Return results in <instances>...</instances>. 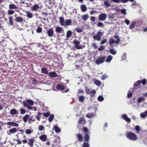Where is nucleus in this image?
Listing matches in <instances>:
<instances>
[{
	"instance_id": "obj_1",
	"label": "nucleus",
	"mask_w": 147,
	"mask_h": 147,
	"mask_svg": "<svg viewBox=\"0 0 147 147\" xmlns=\"http://www.w3.org/2000/svg\"><path fill=\"white\" fill-rule=\"evenodd\" d=\"M59 21L60 25L62 26H68L71 24V20L69 19L66 20L65 22L63 17H60L59 18Z\"/></svg>"
},
{
	"instance_id": "obj_2",
	"label": "nucleus",
	"mask_w": 147,
	"mask_h": 147,
	"mask_svg": "<svg viewBox=\"0 0 147 147\" xmlns=\"http://www.w3.org/2000/svg\"><path fill=\"white\" fill-rule=\"evenodd\" d=\"M127 138L131 140L135 141L137 139V135L134 133L129 131L126 134Z\"/></svg>"
},
{
	"instance_id": "obj_3",
	"label": "nucleus",
	"mask_w": 147,
	"mask_h": 147,
	"mask_svg": "<svg viewBox=\"0 0 147 147\" xmlns=\"http://www.w3.org/2000/svg\"><path fill=\"white\" fill-rule=\"evenodd\" d=\"M103 33L100 31H98L96 34H95L93 36V38L95 40L100 41L101 40V36H103Z\"/></svg>"
},
{
	"instance_id": "obj_4",
	"label": "nucleus",
	"mask_w": 147,
	"mask_h": 147,
	"mask_svg": "<svg viewBox=\"0 0 147 147\" xmlns=\"http://www.w3.org/2000/svg\"><path fill=\"white\" fill-rule=\"evenodd\" d=\"M105 56L99 57L95 61L96 64L98 65L100 64L103 63L105 60Z\"/></svg>"
},
{
	"instance_id": "obj_5",
	"label": "nucleus",
	"mask_w": 147,
	"mask_h": 147,
	"mask_svg": "<svg viewBox=\"0 0 147 147\" xmlns=\"http://www.w3.org/2000/svg\"><path fill=\"white\" fill-rule=\"evenodd\" d=\"M73 43L75 45V47L77 49H82V47L81 45H79L80 44V42L77 40H73Z\"/></svg>"
},
{
	"instance_id": "obj_6",
	"label": "nucleus",
	"mask_w": 147,
	"mask_h": 147,
	"mask_svg": "<svg viewBox=\"0 0 147 147\" xmlns=\"http://www.w3.org/2000/svg\"><path fill=\"white\" fill-rule=\"evenodd\" d=\"M107 17V15L104 13H101L98 16L99 20L101 21L105 20Z\"/></svg>"
},
{
	"instance_id": "obj_7",
	"label": "nucleus",
	"mask_w": 147,
	"mask_h": 147,
	"mask_svg": "<svg viewBox=\"0 0 147 147\" xmlns=\"http://www.w3.org/2000/svg\"><path fill=\"white\" fill-rule=\"evenodd\" d=\"M47 33L48 36L49 37H52L54 34V31L52 28H50L48 30H47Z\"/></svg>"
},
{
	"instance_id": "obj_8",
	"label": "nucleus",
	"mask_w": 147,
	"mask_h": 147,
	"mask_svg": "<svg viewBox=\"0 0 147 147\" xmlns=\"http://www.w3.org/2000/svg\"><path fill=\"white\" fill-rule=\"evenodd\" d=\"M10 114L12 115H15L19 114L18 111L15 109H13L10 110Z\"/></svg>"
},
{
	"instance_id": "obj_9",
	"label": "nucleus",
	"mask_w": 147,
	"mask_h": 147,
	"mask_svg": "<svg viewBox=\"0 0 147 147\" xmlns=\"http://www.w3.org/2000/svg\"><path fill=\"white\" fill-rule=\"evenodd\" d=\"M7 124L9 125H11L12 126L18 127L19 126V125L16 123L13 122H8L7 123Z\"/></svg>"
},
{
	"instance_id": "obj_10",
	"label": "nucleus",
	"mask_w": 147,
	"mask_h": 147,
	"mask_svg": "<svg viewBox=\"0 0 147 147\" xmlns=\"http://www.w3.org/2000/svg\"><path fill=\"white\" fill-rule=\"evenodd\" d=\"M76 136L78 138V141L79 142H82L83 140V138L82 135L80 134H77Z\"/></svg>"
},
{
	"instance_id": "obj_11",
	"label": "nucleus",
	"mask_w": 147,
	"mask_h": 147,
	"mask_svg": "<svg viewBox=\"0 0 147 147\" xmlns=\"http://www.w3.org/2000/svg\"><path fill=\"white\" fill-rule=\"evenodd\" d=\"M9 8L11 9H18V7L15 5L14 4L12 3L9 5Z\"/></svg>"
},
{
	"instance_id": "obj_12",
	"label": "nucleus",
	"mask_w": 147,
	"mask_h": 147,
	"mask_svg": "<svg viewBox=\"0 0 147 147\" xmlns=\"http://www.w3.org/2000/svg\"><path fill=\"white\" fill-rule=\"evenodd\" d=\"M122 117L128 123H129L131 121L130 118L128 117L126 114H123L122 115Z\"/></svg>"
},
{
	"instance_id": "obj_13",
	"label": "nucleus",
	"mask_w": 147,
	"mask_h": 147,
	"mask_svg": "<svg viewBox=\"0 0 147 147\" xmlns=\"http://www.w3.org/2000/svg\"><path fill=\"white\" fill-rule=\"evenodd\" d=\"M39 139L43 142H46L47 139V136L45 134H43L39 137Z\"/></svg>"
},
{
	"instance_id": "obj_14",
	"label": "nucleus",
	"mask_w": 147,
	"mask_h": 147,
	"mask_svg": "<svg viewBox=\"0 0 147 147\" xmlns=\"http://www.w3.org/2000/svg\"><path fill=\"white\" fill-rule=\"evenodd\" d=\"M39 8V5L36 4L32 6L31 7V9L32 11H36L37 9Z\"/></svg>"
},
{
	"instance_id": "obj_15",
	"label": "nucleus",
	"mask_w": 147,
	"mask_h": 147,
	"mask_svg": "<svg viewBox=\"0 0 147 147\" xmlns=\"http://www.w3.org/2000/svg\"><path fill=\"white\" fill-rule=\"evenodd\" d=\"M49 76L51 78H55L57 77L56 73L54 71L50 72L49 73Z\"/></svg>"
},
{
	"instance_id": "obj_16",
	"label": "nucleus",
	"mask_w": 147,
	"mask_h": 147,
	"mask_svg": "<svg viewBox=\"0 0 147 147\" xmlns=\"http://www.w3.org/2000/svg\"><path fill=\"white\" fill-rule=\"evenodd\" d=\"M17 130H17L16 128H12L10 129L9 130V132L8 133V134L9 135H11V133L14 134L16 132Z\"/></svg>"
},
{
	"instance_id": "obj_17",
	"label": "nucleus",
	"mask_w": 147,
	"mask_h": 147,
	"mask_svg": "<svg viewBox=\"0 0 147 147\" xmlns=\"http://www.w3.org/2000/svg\"><path fill=\"white\" fill-rule=\"evenodd\" d=\"M81 11L82 12H85L87 10V8L85 4L82 5L80 6Z\"/></svg>"
},
{
	"instance_id": "obj_18",
	"label": "nucleus",
	"mask_w": 147,
	"mask_h": 147,
	"mask_svg": "<svg viewBox=\"0 0 147 147\" xmlns=\"http://www.w3.org/2000/svg\"><path fill=\"white\" fill-rule=\"evenodd\" d=\"M28 140L29 142L28 143V144L30 147H32L33 146V144L34 139L33 138H30Z\"/></svg>"
},
{
	"instance_id": "obj_19",
	"label": "nucleus",
	"mask_w": 147,
	"mask_h": 147,
	"mask_svg": "<svg viewBox=\"0 0 147 147\" xmlns=\"http://www.w3.org/2000/svg\"><path fill=\"white\" fill-rule=\"evenodd\" d=\"M90 136L88 134H85L84 136V141L86 142H88L89 141Z\"/></svg>"
},
{
	"instance_id": "obj_20",
	"label": "nucleus",
	"mask_w": 147,
	"mask_h": 147,
	"mask_svg": "<svg viewBox=\"0 0 147 147\" xmlns=\"http://www.w3.org/2000/svg\"><path fill=\"white\" fill-rule=\"evenodd\" d=\"M78 123L80 124H84L86 123V121L84 118L80 117L78 120Z\"/></svg>"
},
{
	"instance_id": "obj_21",
	"label": "nucleus",
	"mask_w": 147,
	"mask_h": 147,
	"mask_svg": "<svg viewBox=\"0 0 147 147\" xmlns=\"http://www.w3.org/2000/svg\"><path fill=\"white\" fill-rule=\"evenodd\" d=\"M26 16L29 18H31L33 17V14L29 11H26Z\"/></svg>"
},
{
	"instance_id": "obj_22",
	"label": "nucleus",
	"mask_w": 147,
	"mask_h": 147,
	"mask_svg": "<svg viewBox=\"0 0 147 147\" xmlns=\"http://www.w3.org/2000/svg\"><path fill=\"white\" fill-rule=\"evenodd\" d=\"M30 117V115H25L23 117V120L26 123L28 119Z\"/></svg>"
},
{
	"instance_id": "obj_23",
	"label": "nucleus",
	"mask_w": 147,
	"mask_h": 147,
	"mask_svg": "<svg viewBox=\"0 0 147 147\" xmlns=\"http://www.w3.org/2000/svg\"><path fill=\"white\" fill-rule=\"evenodd\" d=\"M85 98V97L84 96L82 95L79 96L78 100L80 102H83L84 101Z\"/></svg>"
},
{
	"instance_id": "obj_24",
	"label": "nucleus",
	"mask_w": 147,
	"mask_h": 147,
	"mask_svg": "<svg viewBox=\"0 0 147 147\" xmlns=\"http://www.w3.org/2000/svg\"><path fill=\"white\" fill-rule=\"evenodd\" d=\"M62 28L57 26L55 28V31L57 33H60L62 31Z\"/></svg>"
},
{
	"instance_id": "obj_25",
	"label": "nucleus",
	"mask_w": 147,
	"mask_h": 147,
	"mask_svg": "<svg viewBox=\"0 0 147 147\" xmlns=\"http://www.w3.org/2000/svg\"><path fill=\"white\" fill-rule=\"evenodd\" d=\"M15 20L17 22L21 23L23 21V19L21 17H18L16 18Z\"/></svg>"
},
{
	"instance_id": "obj_26",
	"label": "nucleus",
	"mask_w": 147,
	"mask_h": 147,
	"mask_svg": "<svg viewBox=\"0 0 147 147\" xmlns=\"http://www.w3.org/2000/svg\"><path fill=\"white\" fill-rule=\"evenodd\" d=\"M56 88L58 90H63L64 89V87L62 85L60 84H57L56 86Z\"/></svg>"
},
{
	"instance_id": "obj_27",
	"label": "nucleus",
	"mask_w": 147,
	"mask_h": 147,
	"mask_svg": "<svg viewBox=\"0 0 147 147\" xmlns=\"http://www.w3.org/2000/svg\"><path fill=\"white\" fill-rule=\"evenodd\" d=\"M94 83L96 85L98 86H100L102 84V83L100 81L97 80H95Z\"/></svg>"
},
{
	"instance_id": "obj_28",
	"label": "nucleus",
	"mask_w": 147,
	"mask_h": 147,
	"mask_svg": "<svg viewBox=\"0 0 147 147\" xmlns=\"http://www.w3.org/2000/svg\"><path fill=\"white\" fill-rule=\"evenodd\" d=\"M51 114V112L50 111H48L47 113H41V114H42L45 117H48Z\"/></svg>"
},
{
	"instance_id": "obj_29",
	"label": "nucleus",
	"mask_w": 147,
	"mask_h": 147,
	"mask_svg": "<svg viewBox=\"0 0 147 147\" xmlns=\"http://www.w3.org/2000/svg\"><path fill=\"white\" fill-rule=\"evenodd\" d=\"M54 117V115L53 114H51L49 115V117L48 118V120L49 122H51L53 121Z\"/></svg>"
},
{
	"instance_id": "obj_30",
	"label": "nucleus",
	"mask_w": 147,
	"mask_h": 147,
	"mask_svg": "<svg viewBox=\"0 0 147 147\" xmlns=\"http://www.w3.org/2000/svg\"><path fill=\"white\" fill-rule=\"evenodd\" d=\"M41 115V113L40 112H38V113L37 115L35 116V117L39 121H40V118L41 117L40 115Z\"/></svg>"
},
{
	"instance_id": "obj_31",
	"label": "nucleus",
	"mask_w": 147,
	"mask_h": 147,
	"mask_svg": "<svg viewBox=\"0 0 147 147\" xmlns=\"http://www.w3.org/2000/svg\"><path fill=\"white\" fill-rule=\"evenodd\" d=\"M113 57L111 55H109L107 57L105 61L107 62H110L113 59Z\"/></svg>"
},
{
	"instance_id": "obj_32",
	"label": "nucleus",
	"mask_w": 147,
	"mask_h": 147,
	"mask_svg": "<svg viewBox=\"0 0 147 147\" xmlns=\"http://www.w3.org/2000/svg\"><path fill=\"white\" fill-rule=\"evenodd\" d=\"M94 116V113H88L86 115V117L88 118H91Z\"/></svg>"
},
{
	"instance_id": "obj_33",
	"label": "nucleus",
	"mask_w": 147,
	"mask_h": 147,
	"mask_svg": "<svg viewBox=\"0 0 147 147\" xmlns=\"http://www.w3.org/2000/svg\"><path fill=\"white\" fill-rule=\"evenodd\" d=\"M41 71L42 73L45 74H47L48 73L47 69L45 68H42L41 69Z\"/></svg>"
},
{
	"instance_id": "obj_34",
	"label": "nucleus",
	"mask_w": 147,
	"mask_h": 147,
	"mask_svg": "<svg viewBox=\"0 0 147 147\" xmlns=\"http://www.w3.org/2000/svg\"><path fill=\"white\" fill-rule=\"evenodd\" d=\"M53 128L56 132L58 133L60 131V128L57 126H54Z\"/></svg>"
},
{
	"instance_id": "obj_35",
	"label": "nucleus",
	"mask_w": 147,
	"mask_h": 147,
	"mask_svg": "<svg viewBox=\"0 0 147 147\" xmlns=\"http://www.w3.org/2000/svg\"><path fill=\"white\" fill-rule=\"evenodd\" d=\"M114 38L117 40L115 41V43H118L120 42V40L118 35H115L114 36Z\"/></svg>"
},
{
	"instance_id": "obj_36",
	"label": "nucleus",
	"mask_w": 147,
	"mask_h": 147,
	"mask_svg": "<svg viewBox=\"0 0 147 147\" xmlns=\"http://www.w3.org/2000/svg\"><path fill=\"white\" fill-rule=\"evenodd\" d=\"M72 32L70 30H68L67 32L66 37L67 38H69L71 35Z\"/></svg>"
},
{
	"instance_id": "obj_37",
	"label": "nucleus",
	"mask_w": 147,
	"mask_h": 147,
	"mask_svg": "<svg viewBox=\"0 0 147 147\" xmlns=\"http://www.w3.org/2000/svg\"><path fill=\"white\" fill-rule=\"evenodd\" d=\"M136 25V22H135L133 21L131 22L129 26V28L130 29H132L134 28Z\"/></svg>"
},
{
	"instance_id": "obj_38",
	"label": "nucleus",
	"mask_w": 147,
	"mask_h": 147,
	"mask_svg": "<svg viewBox=\"0 0 147 147\" xmlns=\"http://www.w3.org/2000/svg\"><path fill=\"white\" fill-rule=\"evenodd\" d=\"M9 24L11 26L13 25V17L11 16H9Z\"/></svg>"
},
{
	"instance_id": "obj_39",
	"label": "nucleus",
	"mask_w": 147,
	"mask_h": 147,
	"mask_svg": "<svg viewBox=\"0 0 147 147\" xmlns=\"http://www.w3.org/2000/svg\"><path fill=\"white\" fill-rule=\"evenodd\" d=\"M109 51L110 53L113 55H115L117 53V51L116 50H114L113 49H110Z\"/></svg>"
},
{
	"instance_id": "obj_40",
	"label": "nucleus",
	"mask_w": 147,
	"mask_h": 147,
	"mask_svg": "<svg viewBox=\"0 0 147 147\" xmlns=\"http://www.w3.org/2000/svg\"><path fill=\"white\" fill-rule=\"evenodd\" d=\"M114 43H115V40L112 38H111L109 41V43L110 45H112Z\"/></svg>"
},
{
	"instance_id": "obj_41",
	"label": "nucleus",
	"mask_w": 147,
	"mask_h": 147,
	"mask_svg": "<svg viewBox=\"0 0 147 147\" xmlns=\"http://www.w3.org/2000/svg\"><path fill=\"white\" fill-rule=\"evenodd\" d=\"M104 5L106 7H109L111 6L110 3L109 2H108L107 1H105L104 2Z\"/></svg>"
},
{
	"instance_id": "obj_42",
	"label": "nucleus",
	"mask_w": 147,
	"mask_h": 147,
	"mask_svg": "<svg viewBox=\"0 0 147 147\" xmlns=\"http://www.w3.org/2000/svg\"><path fill=\"white\" fill-rule=\"evenodd\" d=\"M84 132L85 134H89V131L88 128L86 127H84L83 129Z\"/></svg>"
},
{
	"instance_id": "obj_43",
	"label": "nucleus",
	"mask_w": 147,
	"mask_h": 147,
	"mask_svg": "<svg viewBox=\"0 0 147 147\" xmlns=\"http://www.w3.org/2000/svg\"><path fill=\"white\" fill-rule=\"evenodd\" d=\"M135 130L137 133H139L141 129L140 126L138 125L136 126L135 127Z\"/></svg>"
},
{
	"instance_id": "obj_44",
	"label": "nucleus",
	"mask_w": 147,
	"mask_h": 147,
	"mask_svg": "<svg viewBox=\"0 0 147 147\" xmlns=\"http://www.w3.org/2000/svg\"><path fill=\"white\" fill-rule=\"evenodd\" d=\"M96 94V90H93L91 91L90 93V96L92 97L94 96Z\"/></svg>"
},
{
	"instance_id": "obj_45",
	"label": "nucleus",
	"mask_w": 147,
	"mask_h": 147,
	"mask_svg": "<svg viewBox=\"0 0 147 147\" xmlns=\"http://www.w3.org/2000/svg\"><path fill=\"white\" fill-rule=\"evenodd\" d=\"M88 14H86L83 16L82 17V19L85 21H86L88 19Z\"/></svg>"
},
{
	"instance_id": "obj_46",
	"label": "nucleus",
	"mask_w": 147,
	"mask_h": 147,
	"mask_svg": "<svg viewBox=\"0 0 147 147\" xmlns=\"http://www.w3.org/2000/svg\"><path fill=\"white\" fill-rule=\"evenodd\" d=\"M141 84V80H138L134 84V86H138Z\"/></svg>"
},
{
	"instance_id": "obj_47",
	"label": "nucleus",
	"mask_w": 147,
	"mask_h": 147,
	"mask_svg": "<svg viewBox=\"0 0 147 147\" xmlns=\"http://www.w3.org/2000/svg\"><path fill=\"white\" fill-rule=\"evenodd\" d=\"M146 116H147V111L141 113L140 114V116L142 117H144Z\"/></svg>"
},
{
	"instance_id": "obj_48",
	"label": "nucleus",
	"mask_w": 147,
	"mask_h": 147,
	"mask_svg": "<svg viewBox=\"0 0 147 147\" xmlns=\"http://www.w3.org/2000/svg\"><path fill=\"white\" fill-rule=\"evenodd\" d=\"M20 113L22 114H24L26 113V111L22 108L20 109Z\"/></svg>"
},
{
	"instance_id": "obj_49",
	"label": "nucleus",
	"mask_w": 147,
	"mask_h": 147,
	"mask_svg": "<svg viewBox=\"0 0 147 147\" xmlns=\"http://www.w3.org/2000/svg\"><path fill=\"white\" fill-rule=\"evenodd\" d=\"M15 13V11L13 10L12 9H9V10L8 11V14L9 15H11L13 13Z\"/></svg>"
},
{
	"instance_id": "obj_50",
	"label": "nucleus",
	"mask_w": 147,
	"mask_h": 147,
	"mask_svg": "<svg viewBox=\"0 0 147 147\" xmlns=\"http://www.w3.org/2000/svg\"><path fill=\"white\" fill-rule=\"evenodd\" d=\"M97 26L98 27H104V24L102 22H99L97 24Z\"/></svg>"
},
{
	"instance_id": "obj_51",
	"label": "nucleus",
	"mask_w": 147,
	"mask_h": 147,
	"mask_svg": "<svg viewBox=\"0 0 147 147\" xmlns=\"http://www.w3.org/2000/svg\"><path fill=\"white\" fill-rule=\"evenodd\" d=\"M45 129V127H44L42 125H40L38 127V130L40 131H41L42 130H43Z\"/></svg>"
},
{
	"instance_id": "obj_52",
	"label": "nucleus",
	"mask_w": 147,
	"mask_h": 147,
	"mask_svg": "<svg viewBox=\"0 0 147 147\" xmlns=\"http://www.w3.org/2000/svg\"><path fill=\"white\" fill-rule=\"evenodd\" d=\"M82 147H90V145L88 142H84L82 144Z\"/></svg>"
},
{
	"instance_id": "obj_53",
	"label": "nucleus",
	"mask_w": 147,
	"mask_h": 147,
	"mask_svg": "<svg viewBox=\"0 0 147 147\" xmlns=\"http://www.w3.org/2000/svg\"><path fill=\"white\" fill-rule=\"evenodd\" d=\"M75 30H76L77 32L80 33L83 30V29L79 28H75Z\"/></svg>"
},
{
	"instance_id": "obj_54",
	"label": "nucleus",
	"mask_w": 147,
	"mask_h": 147,
	"mask_svg": "<svg viewBox=\"0 0 147 147\" xmlns=\"http://www.w3.org/2000/svg\"><path fill=\"white\" fill-rule=\"evenodd\" d=\"M33 116H32L30 118H29L28 121L30 123H31V122L32 121H33V122L35 121L34 118H32Z\"/></svg>"
},
{
	"instance_id": "obj_55",
	"label": "nucleus",
	"mask_w": 147,
	"mask_h": 147,
	"mask_svg": "<svg viewBox=\"0 0 147 147\" xmlns=\"http://www.w3.org/2000/svg\"><path fill=\"white\" fill-rule=\"evenodd\" d=\"M145 98L143 97H140L139 98L137 101V102L138 103H140L141 102L144 100Z\"/></svg>"
},
{
	"instance_id": "obj_56",
	"label": "nucleus",
	"mask_w": 147,
	"mask_h": 147,
	"mask_svg": "<svg viewBox=\"0 0 147 147\" xmlns=\"http://www.w3.org/2000/svg\"><path fill=\"white\" fill-rule=\"evenodd\" d=\"M36 32L38 33H40L42 31V28L40 27H38L36 30Z\"/></svg>"
},
{
	"instance_id": "obj_57",
	"label": "nucleus",
	"mask_w": 147,
	"mask_h": 147,
	"mask_svg": "<svg viewBox=\"0 0 147 147\" xmlns=\"http://www.w3.org/2000/svg\"><path fill=\"white\" fill-rule=\"evenodd\" d=\"M134 0H121V2L123 3H125L129 1H130L131 2H133Z\"/></svg>"
},
{
	"instance_id": "obj_58",
	"label": "nucleus",
	"mask_w": 147,
	"mask_h": 147,
	"mask_svg": "<svg viewBox=\"0 0 147 147\" xmlns=\"http://www.w3.org/2000/svg\"><path fill=\"white\" fill-rule=\"evenodd\" d=\"M27 101L29 104L31 105H33V101L31 100H27Z\"/></svg>"
},
{
	"instance_id": "obj_59",
	"label": "nucleus",
	"mask_w": 147,
	"mask_h": 147,
	"mask_svg": "<svg viewBox=\"0 0 147 147\" xmlns=\"http://www.w3.org/2000/svg\"><path fill=\"white\" fill-rule=\"evenodd\" d=\"M104 99L103 97L101 96H99L98 98V100L100 101H102Z\"/></svg>"
},
{
	"instance_id": "obj_60",
	"label": "nucleus",
	"mask_w": 147,
	"mask_h": 147,
	"mask_svg": "<svg viewBox=\"0 0 147 147\" xmlns=\"http://www.w3.org/2000/svg\"><path fill=\"white\" fill-rule=\"evenodd\" d=\"M141 81V83H142L143 85H145L146 84L147 82L146 79H144Z\"/></svg>"
},
{
	"instance_id": "obj_61",
	"label": "nucleus",
	"mask_w": 147,
	"mask_h": 147,
	"mask_svg": "<svg viewBox=\"0 0 147 147\" xmlns=\"http://www.w3.org/2000/svg\"><path fill=\"white\" fill-rule=\"evenodd\" d=\"M32 84L35 85H36L37 84V82L36 80L35 79H34L32 80Z\"/></svg>"
},
{
	"instance_id": "obj_62",
	"label": "nucleus",
	"mask_w": 147,
	"mask_h": 147,
	"mask_svg": "<svg viewBox=\"0 0 147 147\" xmlns=\"http://www.w3.org/2000/svg\"><path fill=\"white\" fill-rule=\"evenodd\" d=\"M107 42V39H103L100 42L101 45H103L105 43H106Z\"/></svg>"
},
{
	"instance_id": "obj_63",
	"label": "nucleus",
	"mask_w": 147,
	"mask_h": 147,
	"mask_svg": "<svg viewBox=\"0 0 147 147\" xmlns=\"http://www.w3.org/2000/svg\"><path fill=\"white\" fill-rule=\"evenodd\" d=\"M91 90L88 88H86L85 90V92L87 94H90Z\"/></svg>"
},
{
	"instance_id": "obj_64",
	"label": "nucleus",
	"mask_w": 147,
	"mask_h": 147,
	"mask_svg": "<svg viewBox=\"0 0 147 147\" xmlns=\"http://www.w3.org/2000/svg\"><path fill=\"white\" fill-rule=\"evenodd\" d=\"M105 48L104 46H101L100 47V48L98 49V51H101L104 50Z\"/></svg>"
}]
</instances>
